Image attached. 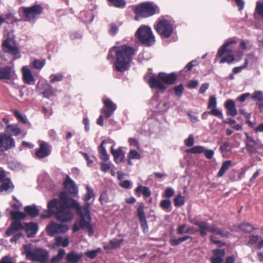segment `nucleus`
<instances>
[{
    "instance_id": "obj_1",
    "label": "nucleus",
    "mask_w": 263,
    "mask_h": 263,
    "mask_svg": "<svg viewBox=\"0 0 263 263\" xmlns=\"http://www.w3.org/2000/svg\"><path fill=\"white\" fill-rule=\"evenodd\" d=\"M59 198H53L47 203V210L40 216L41 219L49 218L54 216L55 219L61 222L71 221L74 215L71 209L77 210V214L80 217L79 225L81 228L86 229L89 235L93 233V227L91 224V218L89 210V204L82 210L80 204L72 197L69 196L65 191L61 192Z\"/></svg>"
},
{
    "instance_id": "obj_2",
    "label": "nucleus",
    "mask_w": 263,
    "mask_h": 263,
    "mask_svg": "<svg viewBox=\"0 0 263 263\" xmlns=\"http://www.w3.org/2000/svg\"><path fill=\"white\" fill-rule=\"evenodd\" d=\"M111 50H115V61L113 65L114 69L117 72H124L130 67L134 55V49L127 45L114 46Z\"/></svg>"
},
{
    "instance_id": "obj_3",
    "label": "nucleus",
    "mask_w": 263,
    "mask_h": 263,
    "mask_svg": "<svg viewBox=\"0 0 263 263\" xmlns=\"http://www.w3.org/2000/svg\"><path fill=\"white\" fill-rule=\"evenodd\" d=\"M23 254L27 259L39 263H49V252L48 250L41 248L32 249L30 245L24 246Z\"/></svg>"
},
{
    "instance_id": "obj_4",
    "label": "nucleus",
    "mask_w": 263,
    "mask_h": 263,
    "mask_svg": "<svg viewBox=\"0 0 263 263\" xmlns=\"http://www.w3.org/2000/svg\"><path fill=\"white\" fill-rule=\"evenodd\" d=\"M83 253H77L75 251H71L66 254L64 249L58 250V253L53 256L49 263H78L82 258Z\"/></svg>"
},
{
    "instance_id": "obj_5",
    "label": "nucleus",
    "mask_w": 263,
    "mask_h": 263,
    "mask_svg": "<svg viewBox=\"0 0 263 263\" xmlns=\"http://www.w3.org/2000/svg\"><path fill=\"white\" fill-rule=\"evenodd\" d=\"M139 42L146 47H150L155 43V37L150 27L142 25L136 31L135 35Z\"/></svg>"
},
{
    "instance_id": "obj_6",
    "label": "nucleus",
    "mask_w": 263,
    "mask_h": 263,
    "mask_svg": "<svg viewBox=\"0 0 263 263\" xmlns=\"http://www.w3.org/2000/svg\"><path fill=\"white\" fill-rule=\"evenodd\" d=\"M134 12L135 14H140L141 17L146 18L159 13L160 10L157 5L152 2H147L136 6Z\"/></svg>"
},
{
    "instance_id": "obj_7",
    "label": "nucleus",
    "mask_w": 263,
    "mask_h": 263,
    "mask_svg": "<svg viewBox=\"0 0 263 263\" xmlns=\"http://www.w3.org/2000/svg\"><path fill=\"white\" fill-rule=\"evenodd\" d=\"M154 29L159 35L164 38H169L173 32L172 24L164 18L158 20L154 25Z\"/></svg>"
},
{
    "instance_id": "obj_8",
    "label": "nucleus",
    "mask_w": 263,
    "mask_h": 263,
    "mask_svg": "<svg viewBox=\"0 0 263 263\" xmlns=\"http://www.w3.org/2000/svg\"><path fill=\"white\" fill-rule=\"evenodd\" d=\"M23 17L27 22H34L43 12L40 5L35 4L29 7H22Z\"/></svg>"
},
{
    "instance_id": "obj_9",
    "label": "nucleus",
    "mask_w": 263,
    "mask_h": 263,
    "mask_svg": "<svg viewBox=\"0 0 263 263\" xmlns=\"http://www.w3.org/2000/svg\"><path fill=\"white\" fill-rule=\"evenodd\" d=\"M15 146L14 139L11 136L0 133V154Z\"/></svg>"
},
{
    "instance_id": "obj_10",
    "label": "nucleus",
    "mask_w": 263,
    "mask_h": 263,
    "mask_svg": "<svg viewBox=\"0 0 263 263\" xmlns=\"http://www.w3.org/2000/svg\"><path fill=\"white\" fill-rule=\"evenodd\" d=\"M69 229L67 224L58 223L53 222L46 227V231L48 235L53 236L55 234H63L66 232Z\"/></svg>"
},
{
    "instance_id": "obj_11",
    "label": "nucleus",
    "mask_w": 263,
    "mask_h": 263,
    "mask_svg": "<svg viewBox=\"0 0 263 263\" xmlns=\"http://www.w3.org/2000/svg\"><path fill=\"white\" fill-rule=\"evenodd\" d=\"M51 146L47 142L40 141L39 147L35 150L34 157L36 159H41L48 157L50 155Z\"/></svg>"
},
{
    "instance_id": "obj_12",
    "label": "nucleus",
    "mask_w": 263,
    "mask_h": 263,
    "mask_svg": "<svg viewBox=\"0 0 263 263\" xmlns=\"http://www.w3.org/2000/svg\"><path fill=\"white\" fill-rule=\"evenodd\" d=\"M2 49L4 53H8L13 56L18 53V48L15 42L10 37H7L2 43Z\"/></svg>"
},
{
    "instance_id": "obj_13",
    "label": "nucleus",
    "mask_w": 263,
    "mask_h": 263,
    "mask_svg": "<svg viewBox=\"0 0 263 263\" xmlns=\"http://www.w3.org/2000/svg\"><path fill=\"white\" fill-rule=\"evenodd\" d=\"M104 107L101 110V114L105 118H109L114 112L117 108V105L110 99H103Z\"/></svg>"
},
{
    "instance_id": "obj_14",
    "label": "nucleus",
    "mask_w": 263,
    "mask_h": 263,
    "mask_svg": "<svg viewBox=\"0 0 263 263\" xmlns=\"http://www.w3.org/2000/svg\"><path fill=\"white\" fill-rule=\"evenodd\" d=\"M0 192L3 191H12L14 186L9 178H6V174L4 170L0 171Z\"/></svg>"
},
{
    "instance_id": "obj_15",
    "label": "nucleus",
    "mask_w": 263,
    "mask_h": 263,
    "mask_svg": "<svg viewBox=\"0 0 263 263\" xmlns=\"http://www.w3.org/2000/svg\"><path fill=\"white\" fill-rule=\"evenodd\" d=\"M189 222L199 227L198 231L201 236L204 237L207 235V230L209 229V223L206 221H200L197 217L189 218Z\"/></svg>"
},
{
    "instance_id": "obj_16",
    "label": "nucleus",
    "mask_w": 263,
    "mask_h": 263,
    "mask_svg": "<svg viewBox=\"0 0 263 263\" xmlns=\"http://www.w3.org/2000/svg\"><path fill=\"white\" fill-rule=\"evenodd\" d=\"M147 82L149 87L152 89H158L162 91H164L167 89V87L158 77V75L157 77H150L148 79Z\"/></svg>"
},
{
    "instance_id": "obj_17",
    "label": "nucleus",
    "mask_w": 263,
    "mask_h": 263,
    "mask_svg": "<svg viewBox=\"0 0 263 263\" xmlns=\"http://www.w3.org/2000/svg\"><path fill=\"white\" fill-rule=\"evenodd\" d=\"M158 77L161 80L164 85H173L175 83L177 80V76L175 72L166 73L161 72L158 73Z\"/></svg>"
},
{
    "instance_id": "obj_18",
    "label": "nucleus",
    "mask_w": 263,
    "mask_h": 263,
    "mask_svg": "<svg viewBox=\"0 0 263 263\" xmlns=\"http://www.w3.org/2000/svg\"><path fill=\"white\" fill-rule=\"evenodd\" d=\"M246 148L250 156L257 153V148L259 147L258 144L252 137L246 136Z\"/></svg>"
},
{
    "instance_id": "obj_19",
    "label": "nucleus",
    "mask_w": 263,
    "mask_h": 263,
    "mask_svg": "<svg viewBox=\"0 0 263 263\" xmlns=\"http://www.w3.org/2000/svg\"><path fill=\"white\" fill-rule=\"evenodd\" d=\"M64 188L70 194L75 196L78 192V188L72 180L67 176L64 182Z\"/></svg>"
},
{
    "instance_id": "obj_20",
    "label": "nucleus",
    "mask_w": 263,
    "mask_h": 263,
    "mask_svg": "<svg viewBox=\"0 0 263 263\" xmlns=\"http://www.w3.org/2000/svg\"><path fill=\"white\" fill-rule=\"evenodd\" d=\"M207 231L219 235L221 237L229 238L232 235L231 233L229 231L224 229H220L214 224L212 226L209 224V229H208Z\"/></svg>"
},
{
    "instance_id": "obj_21",
    "label": "nucleus",
    "mask_w": 263,
    "mask_h": 263,
    "mask_svg": "<svg viewBox=\"0 0 263 263\" xmlns=\"http://www.w3.org/2000/svg\"><path fill=\"white\" fill-rule=\"evenodd\" d=\"M249 240L247 243V245L249 247H252L256 244V247L260 249L263 247V239L260 238L257 235H250L249 236Z\"/></svg>"
},
{
    "instance_id": "obj_22",
    "label": "nucleus",
    "mask_w": 263,
    "mask_h": 263,
    "mask_svg": "<svg viewBox=\"0 0 263 263\" xmlns=\"http://www.w3.org/2000/svg\"><path fill=\"white\" fill-rule=\"evenodd\" d=\"M24 229V226L19 221H13L6 232L7 236H11L15 232Z\"/></svg>"
},
{
    "instance_id": "obj_23",
    "label": "nucleus",
    "mask_w": 263,
    "mask_h": 263,
    "mask_svg": "<svg viewBox=\"0 0 263 263\" xmlns=\"http://www.w3.org/2000/svg\"><path fill=\"white\" fill-rule=\"evenodd\" d=\"M23 73V81L27 84H33L35 82L34 78L31 71L26 67L24 66L22 69Z\"/></svg>"
},
{
    "instance_id": "obj_24",
    "label": "nucleus",
    "mask_w": 263,
    "mask_h": 263,
    "mask_svg": "<svg viewBox=\"0 0 263 263\" xmlns=\"http://www.w3.org/2000/svg\"><path fill=\"white\" fill-rule=\"evenodd\" d=\"M236 43V41L233 39H228L227 42L223 44V45L220 47V48L218 49L216 60H217L218 58H222V57L225 54V53H229V50L227 49L228 47L232 44H235Z\"/></svg>"
},
{
    "instance_id": "obj_25",
    "label": "nucleus",
    "mask_w": 263,
    "mask_h": 263,
    "mask_svg": "<svg viewBox=\"0 0 263 263\" xmlns=\"http://www.w3.org/2000/svg\"><path fill=\"white\" fill-rule=\"evenodd\" d=\"M24 230L28 237H31L34 235L38 230V226L36 223H25Z\"/></svg>"
},
{
    "instance_id": "obj_26",
    "label": "nucleus",
    "mask_w": 263,
    "mask_h": 263,
    "mask_svg": "<svg viewBox=\"0 0 263 263\" xmlns=\"http://www.w3.org/2000/svg\"><path fill=\"white\" fill-rule=\"evenodd\" d=\"M110 152L114 156V160L117 163H120L123 162L125 154L121 147H119L117 149H114L112 146L110 148Z\"/></svg>"
},
{
    "instance_id": "obj_27",
    "label": "nucleus",
    "mask_w": 263,
    "mask_h": 263,
    "mask_svg": "<svg viewBox=\"0 0 263 263\" xmlns=\"http://www.w3.org/2000/svg\"><path fill=\"white\" fill-rule=\"evenodd\" d=\"M212 252L215 257L211 258V263H222V257L224 255V250L216 249H214Z\"/></svg>"
},
{
    "instance_id": "obj_28",
    "label": "nucleus",
    "mask_w": 263,
    "mask_h": 263,
    "mask_svg": "<svg viewBox=\"0 0 263 263\" xmlns=\"http://www.w3.org/2000/svg\"><path fill=\"white\" fill-rule=\"evenodd\" d=\"M12 70L11 66L0 67V80H10L11 77Z\"/></svg>"
},
{
    "instance_id": "obj_29",
    "label": "nucleus",
    "mask_w": 263,
    "mask_h": 263,
    "mask_svg": "<svg viewBox=\"0 0 263 263\" xmlns=\"http://www.w3.org/2000/svg\"><path fill=\"white\" fill-rule=\"evenodd\" d=\"M25 213L31 217H35L39 215L40 210L35 205H28L24 208Z\"/></svg>"
},
{
    "instance_id": "obj_30",
    "label": "nucleus",
    "mask_w": 263,
    "mask_h": 263,
    "mask_svg": "<svg viewBox=\"0 0 263 263\" xmlns=\"http://www.w3.org/2000/svg\"><path fill=\"white\" fill-rule=\"evenodd\" d=\"M225 107L227 109V114L232 116H235L237 114V111L235 107V104L234 101L228 100L225 103Z\"/></svg>"
},
{
    "instance_id": "obj_31",
    "label": "nucleus",
    "mask_w": 263,
    "mask_h": 263,
    "mask_svg": "<svg viewBox=\"0 0 263 263\" xmlns=\"http://www.w3.org/2000/svg\"><path fill=\"white\" fill-rule=\"evenodd\" d=\"M123 241V239L114 238L109 241L108 245H105L104 248L105 250L116 249L121 246Z\"/></svg>"
},
{
    "instance_id": "obj_32",
    "label": "nucleus",
    "mask_w": 263,
    "mask_h": 263,
    "mask_svg": "<svg viewBox=\"0 0 263 263\" xmlns=\"http://www.w3.org/2000/svg\"><path fill=\"white\" fill-rule=\"evenodd\" d=\"M135 193L139 197L140 196L141 193H142L145 197H148L151 195V192L149 188L142 185H139L136 187L135 189Z\"/></svg>"
},
{
    "instance_id": "obj_33",
    "label": "nucleus",
    "mask_w": 263,
    "mask_h": 263,
    "mask_svg": "<svg viewBox=\"0 0 263 263\" xmlns=\"http://www.w3.org/2000/svg\"><path fill=\"white\" fill-rule=\"evenodd\" d=\"M105 142V140L102 141L101 144L98 147L100 158L104 161H107L109 159L107 151L104 146V144Z\"/></svg>"
},
{
    "instance_id": "obj_34",
    "label": "nucleus",
    "mask_w": 263,
    "mask_h": 263,
    "mask_svg": "<svg viewBox=\"0 0 263 263\" xmlns=\"http://www.w3.org/2000/svg\"><path fill=\"white\" fill-rule=\"evenodd\" d=\"M237 228L241 232L245 233H250L253 230L257 228L254 227L252 224L248 222H245L240 224L237 226Z\"/></svg>"
},
{
    "instance_id": "obj_35",
    "label": "nucleus",
    "mask_w": 263,
    "mask_h": 263,
    "mask_svg": "<svg viewBox=\"0 0 263 263\" xmlns=\"http://www.w3.org/2000/svg\"><path fill=\"white\" fill-rule=\"evenodd\" d=\"M69 240L68 237L63 238L62 236H58L55 238L54 245L57 247H63L66 248L69 246Z\"/></svg>"
},
{
    "instance_id": "obj_36",
    "label": "nucleus",
    "mask_w": 263,
    "mask_h": 263,
    "mask_svg": "<svg viewBox=\"0 0 263 263\" xmlns=\"http://www.w3.org/2000/svg\"><path fill=\"white\" fill-rule=\"evenodd\" d=\"M42 94L45 98H49L54 95V90L52 87L49 84H45L43 86Z\"/></svg>"
},
{
    "instance_id": "obj_37",
    "label": "nucleus",
    "mask_w": 263,
    "mask_h": 263,
    "mask_svg": "<svg viewBox=\"0 0 263 263\" xmlns=\"http://www.w3.org/2000/svg\"><path fill=\"white\" fill-rule=\"evenodd\" d=\"M11 218L14 221H21V220L24 219L26 217L25 213L17 211H11L10 212Z\"/></svg>"
},
{
    "instance_id": "obj_38",
    "label": "nucleus",
    "mask_w": 263,
    "mask_h": 263,
    "mask_svg": "<svg viewBox=\"0 0 263 263\" xmlns=\"http://www.w3.org/2000/svg\"><path fill=\"white\" fill-rule=\"evenodd\" d=\"M232 162L231 160H227L223 162L217 174V176L218 177H222L230 168Z\"/></svg>"
},
{
    "instance_id": "obj_39",
    "label": "nucleus",
    "mask_w": 263,
    "mask_h": 263,
    "mask_svg": "<svg viewBox=\"0 0 263 263\" xmlns=\"http://www.w3.org/2000/svg\"><path fill=\"white\" fill-rule=\"evenodd\" d=\"M171 201L170 200H162L159 204L160 207L166 212H170L171 211Z\"/></svg>"
},
{
    "instance_id": "obj_40",
    "label": "nucleus",
    "mask_w": 263,
    "mask_h": 263,
    "mask_svg": "<svg viewBox=\"0 0 263 263\" xmlns=\"http://www.w3.org/2000/svg\"><path fill=\"white\" fill-rule=\"evenodd\" d=\"M190 238H191V236L185 235L179 238L171 239L170 240V243L172 246H176Z\"/></svg>"
},
{
    "instance_id": "obj_41",
    "label": "nucleus",
    "mask_w": 263,
    "mask_h": 263,
    "mask_svg": "<svg viewBox=\"0 0 263 263\" xmlns=\"http://www.w3.org/2000/svg\"><path fill=\"white\" fill-rule=\"evenodd\" d=\"M112 6L116 8H123L126 5L125 0H107Z\"/></svg>"
},
{
    "instance_id": "obj_42",
    "label": "nucleus",
    "mask_w": 263,
    "mask_h": 263,
    "mask_svg": "<svg viewBox=\"0 0 263 263\" xmlns=\"http://www.w3.org/2000/svg\"><path fill=\"white\" fill-rule=\"evenodd\" d=\"M185 203V198L180 194L177 195L174 199V205L176 207L182 206Z\"/></svg>"
},
{
    "instance_id": "obj_43",
    "label": "nucleus",
    "mask_w": 263,
    "mask_h": 263,
    "mask_svg": "<svg viewBox=\"0 0 263 263\" xmlns=\"http://www.w3.org/2000/svg\"><path fill=\"white\" fill-rule=\"evenodd\" d=\"M255 12L263 18V1H258L256 4Z\"/></svg>"
},
{
    "instance_id": "obj_44",
    "label": "nucleus",
    "mask_w": 263,
    "mask_h": 263,
    "mask_svg": "<svg viewBox=\"0 0 263 263\" xmlns=\"http://www.w3.org/2000/svg\"><path fill=\"white\" fill-rule=\"evenodd\" d=\"M235 60L234 56L231 54H227L226 56L221 58L219 63H227L228 64L233 62Z\"/></svg>"
},
{
    "instance_id": "obj_45",
    "label": "nucleus",
    "mask_w": 263,
    "mask_h": 263,
    "mask_svg": "<svg viewBox=\"0 0 263 263\" xmlns=\"http://www.w3.org/2000/svg\"><path fill=\"white\" fill-rule=\"evenodd\" d=\"M101 251V249L98 248L96 250H93L85 252L83 256H86L90 259H93L97 256V254Z\"/></svg>"
},
{
    "instance_id": "obj_46",
    "label": "nucleus",
    "mask_w": 263,
    "mask_h": 263,
    "mask_svg": "<svg viewBox=\"0 0 263 263\" xmlns=\"http://www.w3.org/2000/svg\"><path fill=\"white\" fill-rule=\"evenodd\" d=\"M45 64V60H39L37 59L34 60L32 62V66L37 69H42Z\"/></svg>"
},
{
    "instance_id": "obj_47",
    "label": "nucleus",
    "mask_w": 263,
    "mask_h": 263,
    "mask_svg": "<svg viewBox=\"0 0 263 263\" xmlns=\"http://www.w3.org/2000/svg\"><path fill=\"white\" fill-rule=\"evenodd\" d=\"M63 78L64 76L61 73L52 74L50 76V81L51 83H54L57 82L62 81Z\"/></svg>"
},
{
    "instance_id": "obj_48",
    "label": "nucleus",
    "mask_w": 263,
    "mask_h": 263,
    "mask_svg": "<svg viewBox=\"0 0 263 263\" xmlns=\"http://www.w3.org/2000/svg\"><path fill=\"white\" fill-rule=\"evenodd\" d=\"M251 99L255 101H263V94L260 91H255L251 96Z\"/></svg>"
},
{
    "instance_id": "obj_49",
    "label": "nucleus",
    "mask_w": 263,
    "mask_h": 263,
    "mask_svg": "<svg viewBox=\"0 0 263 263\" xmlns=\"http://www.w3.org/2000/svg\"><path fill=\"white\" fill-rule=\"evenodd\" d=\"M204 147L202 146H195L187 150L188 153L191 154H201L204 152Z\"/></svg>"
},
{
    "instance_id": "obj_50",
    "label": "nucleus",
    "mask_w": 263,
    "mask_h": 263,
    "mask_svg": "<svg viewBox=\"0 0 263 263\" xmlns=\"http://www.w3.org/2000/svg\"><path fill=\"white\" fill-rule=\"evenodd\" d=\"M87 190V193L84 197V200L85 201H87L89 200L91 198L94 197L95 194L93 193V190L90 188L89 186H87L86 187Z\"/></svg>"
},
{
    "instance_id": "obj_51",
    "label": "nucleus",
    "mask_w": 263,
    "mask_h": 263,
    "mask_svg": "<svg viewBox=\"0 0 263 263\" xmlns=\"http://www.w3.org/2000/svg\"><path fill=\"white\" fill-rule=\"evenodd\" d=\"M144 206L143 205L139 206L137 209V216L139 220H143L146 219L145 212L144 211Z\"/></svg>"
},
{
    "instance_id": "obj_52",
    "label": "nucleus",
    "mask_w": 263,
    "mask_h": 263,
    "mask_svg": "<svg viewBox=\"0 0 263 263\" xmlns=\"http://www.w3.org/2000/svg\"><path fill=\"white\" fill-rule=\"evenodd\" d=\"M7 129H9L14 136H17L21 133V128L12 125H7Z\"/></svg>"
},
{
    "instance_id": "obj_53",
    "label": "nucleus",
    "mask_w": 263,
    "mask_h": 263,
    "mask_svg": "<svg viewBox=\"0 0 263 263\" xmlns=\"http://www.w3.org/2000/svg\"><path fill=\"white\" fill-rule=\"evenodd\" d=\"M217 106V101L216 99L214 96H211L209 98L208 104V109H212L216 108Z\"/></svg>"
},
{
    "instance_id": "obj_54",
    "label": "nucleus",
    "mask_w": 263,
    "mask_h": 263,
    "mask_svg": "<svg viewBox=\"0 0 263 263\" xmlns=\"http://www.w3.org/2000/svg\"><path fill=\"white\" fill-rule=\"evenodd\" d=\"M209 113L211 115L219 118V119L223 118L222 111L220 110H218L217 108H216V107L211 109L209 111Z\"/></svg>"
},
{
    "instance_id": "obj_55",
    "label": "nucleus",
    "mask_w": 263,
    "mask_h": 263,
    "mask_svg": "<svg viewBox=\"0 0 263 263\" xmlns=\"http://www.w3.org/2000/svg\"><path fill=\"white\" fill-rule=\"evenodd\" d=\"M108 198L107 191L106 190H103L101 194L99 200L101 204L103 205L104 203H106L107 202Z\"/></svg>"
},
{
    "instance_id": "obj_56",
    "label": "nucleus",
    "mask_w": 263,
    "mask_h": 263,
    "mask_svg": "<svg viewBox=\"0 0 263 263\" xmlns=\"http://www.w3.org/2000/svg\"><path fill=\"white\" fill-rule=\"evenodd\" d=\"M184 87L182 84L176 86L174 88V91L177 96H180L183 91Z\"/></svg>"
},
{
    "instance_id": "obj_57",
    "label": "nucleus",
    "mask_w": 263,
    "mask_h": 263,
    "mask_svg": "<svg viewBox=\"0 0 263 263\" xmlns=\"http://www.w3.org/2000/svg\"><path fill=\"white\" fill-rule=\"evenodd\" d=\"M128 156L129 159H139L141 158L140 154L134 149L130 150Z\"/></svg>"
},
{
    "instance_id": "obj_58",
    "label": "nucleus",
    "mask_w": 263,
    "mask_h": 263,
    "mask_svg": "<svg viewBox=\"0 0 263 263\" xmlns=\"http://www.w3.org/2000/svg\"><path fill=\"white\" fill-rule=\"evenodd\" d=\"M248 65V61L247 59H246L245 60V63L243 65L239 66V67H234L233 69V70H232L233 72L234 73H237L240 72L242 70V69L247 67Z\"/></svg>"
},
{
    "instance_id": "obj_59",
    "label": "nucleus",
    "mask_w": 263,
    "mask_h": 263,
    "mask_svg": "<svg viewBox=\"0 0 263 263\" xmlns=\"http://www.w3.org/2000/svg\"><path fill=\"white\" fill-rule=\"evenodd\" d=\"M174 195V191L171 187L167 188L164 191V195H163L164 198H171Z\"/></svg>"
},
{
    "instance_id": "obj_60",
    "label": "nucleus",
    "mask_w": 263,
    "mask_h": 263,
    "mask_svg": "<svg viewBox=\"0 0 263 263\" xmlns=\"http://www.w3.org/2000/svg\"><path fill=\"white\" fill-rule=\"evenodd\" d=\"M110 29L109 30V33L111 35H115L118 30V26L115 23H111L110 24Z\"/></svg>"
},
{
    "instance_id": "obj_61",
    "label": "nucleus",
    "mask_w": 263,
    "mask_h": 263,
    "mask_svg": "<svg viewBox=\"0 0 263 263\" xmlns=\"http://www.w3.org/2000/svg\"><path fill=\"white\" fill-rule=\"evenodd\" d=\"M13 114H14V116L17 118V119L20 120L21 122H22L23 123H26V120L23 117V116L22 115V114L20 113V112L18 110H17L16 109L14 110Z\"/></svg>"
},
{
    "instance_id": "obj_62",
    "label": "nucleus",
    "mask_w": 263,
    "mask_h": 263,
    "mask_svg": "<svg viewBox=\"0 0 263 263\" xmlns=\"http://www.w3.org/2000/svg\"><path fill=\"white\" fill-rule=\"evenodd\" d=\"M210 240L213 243L217 245L218 247H221L225 245V243L221 240L216 239L214 235L211 236Z\"/></svg>"
},
{
    "instance_id": "obj_63",
    "label": "nucleus",
    "mask_w": 263,
    "mask_h": 263,
    "mask_svg": "<svg viewBox=\"0 0 263 263\" xmlns=\"http://www.w3.org/2000/svg\"><path fill=\"white\" fill-rule=\"evenodd\" d=\"M229 147L230 144L228 142H223L219 147V149L222 153L227 152L229 151Z\"/></svg>"
},
{
    "instance_id": "obj_64",
    "label": "nucleus",
    "mask_w": 263,
    "mask_h": 263,
    "mask_svg": "<svg viewBox=\"0 0 263 263\" xmlns=\"http://www.w3.org/2000/svg\"><path fill=\"white\" fill-rule=\"evenodd\" d=\"M0 263H15L12 258L8 256H5L2 258Z\"/></svg>"
}]
</instances>
